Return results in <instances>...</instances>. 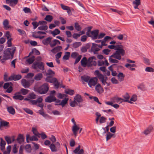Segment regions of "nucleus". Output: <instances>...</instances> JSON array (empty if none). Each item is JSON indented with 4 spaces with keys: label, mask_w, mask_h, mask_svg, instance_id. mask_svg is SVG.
I'll return each mask as SVG.
<instances>
[{
    "label": "nucleus",
    "mask_w": 154,
    "mask_h": 154,
    "mask_svg": "<svg viewBox=\"0 0 154 154\" xmlns=\"http://www.w3.org/2000/svg\"><path fill=\"white\" fill-rule=\"evenodd\" d=\"M108 48L110 49H114L116 51L112 55V56H113L115 59L120 60L122 58V56H124L125 54L124 47L121 45H109Z\"/></svg>",
    "instance_id": "f257e3e1"
},
{
    "label": "nucleus",
    "mask_w": 154,
    "mask_h": 154,
    "mask_svg": "<svg viewBox=\"0 0 154 154\" xmlns=\"http://www.w3.org/2000/svg\"><path fill=\"white\" fill-rule=\"evenodd\" d=\"M16 47L13 46L11 48L6 49L4 52V58L5 60L8 59L10 58L12 59L14 56V54L16 50Z\"/></svg>",
    "instance_id": "f03ea898"
},
{
    "label": "nucleus",
    "mask_w": 154,
    "mask_h": 154,
    "mask_svg": "<svg viewBox=\"0 0 154 154\" xmlns=\"http://www.w3.org/2000/svg\"><path fill=\"white\" fill-rule=\"evenodd\" d=\"M94 75H97L98 78L100 80L103 85H106L107 86L110 85V83H107L106 81L107 80V77L106 76H104L102 74L100 73L99 71L96 70L94 72Z\"/></svg>",
    "instance_id": "7ed1b4c3"
},
{
    "label": "nucleus",
    "mask_w": 154,
    "mask_h": 154,
    "mask_svg": "<svg viewBox=\"0 0 154 154\" xmlns=\"http://www.w3.org/2000/svg\"><path fill=\"white\" fill-rule=\"evenodd\" d=\"M48 90V85L47 83H44L37 89V91L42 94H46Z\"/></svg>",
    "instance_id": "20e7f679"
},
{
    "label": "nucleus",
    "mask_w": 154,
    "mask_h": 154,
    "mask_svg": "<svg viewBox=\"0 0 154 154\" xmlns=\"http://www.w3.org/2000/svg\"><path fill=\"white\" fill-rule=\"evenodd\" d=\"M32 67L35 69H38L42 71H44L45 70L44 64L42 62L35 63L33 64Z\"/></svg>",
    "instance_id": "39448f33"
},
{
    "label": "nucleus",
    "mask_w": 154,
    "mask_h": 154,
    "mask_svg": "<svg viewBox=\"0 0 154 154\" xmlns=\"http://www.w3.org/2000/svg\"><path fill=\"white\" fill-rule=\"evenodd\" d=\"M96 57L94 56L91 57H89L88 60V66L90 67L92 66H95L97 65V62L95 60Z\"/></svg>",
    "instance_id": "423d86ee"
},
{
    "label": "nucleus",
    "mask_w": 154,
    "mask_h": 154,
    "mask_svg": "<svg viewBox=\"0 0 154 154\" xmlns=\"http://www.w3.org/2000/svg\"><path fill=\"white\" fill-rule=\"evenodd\" d=\"M98 79L97 77L90 79L88 82V85L90 87L95 86L97 83Z\"/></svg>",
    "instance_id": "0eeeda50"
},
{
    "label": "nucleus",
    "mask_w": 154,
    "mask_h": 154,
    "mask_svg": "<svg viewBox=\"0 0 154 154\" xmlns=\"http://www.w3.org/2000/svg\"><path fill=\"white\" fill-rule=\"evenodd\" d=\"M56 100V98L54 95H50L47 97L45 99V101L47 103H51L55 101Z\"/></svg>",
    "instance_id": "6e6552de"
},
{
    "label": "nucleus",
    "mask_w": 154,
    "mask_h": 154,
    "mask_svg": "<svg viewBox=\"0 0 154 154\" xmlns=\"http://www.w3.org/2000/svg\"><path fill=\"white\" fill-rule=\"evenodd\" d=\"M22 85L25 88H28L30 86V83L25 79H23L21 81Z\"/></svg>",
    "instance_id": "1a4fd4ad"
},
{
    "label": "nucleus",
    "mask_w": 154,
    "mask_h": 154,
    "mask_svg": "<svg viewBox=\"0 0 154 154\" xmlns=\"http://www.w3.org/2000/svg\"><path fill=\"white\" fill-rule=\"evenodd\" d=\"M81 146L79 145L74 151L73 152L75 154H83L84 150L82 149H80Z\"/></svg>",
    "instance_id": "9d476101"
},
{
    "label": "nucleus",
    "mask_w": 154,
    "mask_h": 154,
    "mask_svg": "<svg viewBox=\"0 0 154 154\" xmlns=\"http://www.w3.org/2000/svg\"><path fill=\"white\" fill-rule=\"evenodd\" d=\"M52 39V38L51 37H48L46 39H44L42 41V43L45 45H48L49 44L50 45Z\"/></svg>",
    "instance_id": "9b49d317"
},
{
    "label": "nucleus",
    "mask_w": 154,
    "mask_h": 154,
    "mask_svg": "<svg viewBox=\"0 0 154 154\" xmlns=\"http://www.w3.org/2000/svg\"><path fill=\"white\" fill-rule=\"evenodd\" d=\"M60 42L58 40L54 39V40L51 41L50 44V46L53 48L55 46L57 45H60Z\"/></svg>",
    "instance_id": "f8f14e48"
},
{
    "label": "nucleus",
    "mask_w": 154,
    "mask_h": 154,
    "mask_svg": "<svg viewBox=\"0 0 154 154\" xmlns=\"http://www.w3.org/2000/svg\"><path fill=\"white\" fill-rule=\"evenodd\" d=\"M98 33L99 31L98 30H95L91 32V34L93 39H95L97 38Z\"/></svg>",
    "instance_id": "ddd939ff"
},
{
    "label": "nucleus",
    "mask_w": 154,
    "mask_h": 154,
    "mask_svg": "<svg viewBox=\"0 0 154 154\" xmlns=\"http://www.w3.org/2000/svg\"><path fill=\"white\" fill-rule=\"evenodd\" d=\"M81 64L84 67H85L87 66H88V60L86 57H84L81 60Z\"/></svg>",
    "instance_id": "4468645a"
},
{
    "label": "nucleus",
    "mask_w": 154,
    "mask_h": 154,
    "mask_svg": "<svg viewBox=\"0 0 154 154\" xmlns=\"http://www.w3.org/2000/svg\"><path fill=\"white\" fill-rule=\"evenodd\" d=\"M95 89L97 91L99 94L102 93L103 91V88L100 84L99 83L96 86Z\"/></svg>",
    "instance_id": "2eb2a0df"
},
{
    "label": "nucleus",
    "mask_w": 154,
    "mask_h": 154,
    "mask_svg": "<svg viewBox=\"0 0 154 154\" xmlns=\"http://www.w3.org/2000/svg\"><path fill=\"white\" fill-rule=\"evenodd\" d=\"M13 98L15 100H22L23 99L24 97L23 96L20 94V93H18L14 94V96L13 97Z\"/></svg>",
    "instance_id": "dca6fc26"
},
{
    "label": "nucleus",
    "mask_w": 154,
    "mask_h": 154,
    "mask_svg": "<svg viewBox=\"0 0 154 154\" xmlns=\"http://www.w3.org/2000/svg\"><path fill=\"white\" fill-rule=\"evenodd\" d=\"M11 77L12 81H15L20 79L22 78V76L20 75L12 74L11 75Z\"/></svg>",
    "instance_id": "f3484780"
},
{
    "label": "nucleus",
    "mask_w": 154,
    "mask_h": 154,
    "mask_svg": "<svg viewBox=\"0 0 154 154\" xmlns=\"http://www.w3.org/2000/svg\"><path fill=\"white\" fill-rule=\"evenodd\" d=\"M68 100V98H65L62 100L60 103L59 104H55V105H61L62 107H63L67 103Z\"/></svg>",
    "instance_id": "a211bd4d"
},
{
    "label": "nucleus",
    "mask_w": 154,
    "mask_h": 154,
    "mask_svg": "<svg viewBox=\"0 0 154 154\" xmlns=\"http://www.w3.org/2000/svg\"><path fill=\"white\" fill-rule=\"evenodd\" d=\"M97 44L93 43L92 46L91 48V50L94 52V53L95 54H97V52L100 50L99 48H97Z\"/></svg>",
    "instance_id": "6ab92c4d"
},
{
    "label": "nucleus",
    "mask_w": 154,
    "mask_h": 154,
    "mask_svg": "<svg viewBox=\"0 0 154 154\" xmlns=\"http://www.w3.org/2000/svg\"><path fill=\"white\" fill-rule=\"evenodd\" d=\"M125 66L131 71H134L135 69L134 68L136 67V65L135 64H130L127 63L125 65Z\"/></svg>",
    "instance_id": "aec40b11"
},
{
    "label": "nucleus",
    "mask_w": 154,
    "mask_h": 154,
    "mask_svg": "<svg viewBox=\"0 0 154 154\" xmlns=\"http://www.w3.org/2000/svg\"><path fill=\"white\" fill-rule=\"evenodd\" d=\"M17 140L20 144L22 143L24 141L23 135L21 134H19L17 139Z\"/></svg>",
    "instance_id": "412c9836"
},
{
    "label": "nucleus",
    "mask_w": 154,
    "mask_h": 154,
    "mask_svg": "<svg viewBox=\"0 0 154 154\" xmlns=\"http://www.w3.org/2000/svg\"><path fill=\"white\" fill-rule=\"evenodd\" d=\"M62 49V47L59 46L53 48L51 51L54 54H55L56 52L60 51Z\"/></svg>",
    "instance_id": "4be33fe9"
},
{
    "label": "nucleus",
    "mask_w": 154,
    "mask_h": 154,
    "mask_svg": "<svg viewBox=\"0 0 154 154\" xmlns=\"http://www.w3.org/2000/svg\"><path fill=\"white\" fill-rule=\"evenodd\" d=\"M123 97L125 98V99H123V102H128L130 103H133L131 102L129 100L130 98V96L129 94L127 93L123 96Z\"/></svg>",
    "instance_id": "5701e85b"
},
{
    "label": "nucleus",
    "mask_w": 154,
    "mask_h": 154,
    "mask_svg": "<svg viewBox=\"0 0 154 154\" xmlns=\"http://www.w3.org/2000/svg\"><path fill=\"white\" fill-rule=\"evenodd\" d=\"M74 99L78 103L82 102L83 101L81 96L79 94H77L74 97Z\"/></svg>",
    "instance_id": "b1692460"
},
{
    "label": "nucleus",
    "mask_w": 154,
    "mask_h": 154,
    "mask_svg": "<svg viewBox=\"0 0 154 154\" xmlns=\"http://www.w3.org/2000/svg\"><path fill=\"white\" fill-rule=\"evenodd\" d=\"M80 129V128L78 127L76 125H73L72 128V131L74 134L75 135H76L77 131L79 130Z\"/></svg>",
    "instance_id": "393cba45"
},
{
    "label": "nucleus",
    "mask_w": 154,
    "mask_h": 154,
    "mask_svg": "<svg viewBox=\"0 0 154 154\" xmlns=\"http://www.w3.org/2000/svg\"><path fill=\"white\" fill-rule=\"evenodd\" d=\"M123 99L118 97H115L113 98V102L115 103H117L119 104L123 102Z\"/></svg>",
    "instance_id": "a878e982"
},
{
    "label": "nucleus",
    "mask_w": 154,
    "mask_h": 154,
    "mask_svg": "<svg viewBox=\"0 0 154 154\" xmlns=\"http://www.w3.org/2000/svg\"><path fill=\"white\" fill-rule=\"evenodd\" d=\"M4 28L5 29H8L10 28L9 25V21L7 19L5 20L3 23Z\"/></svg>",
    "instance_id": "bb28decb"
},
{
    "label": "nucleus",
    "mask_w": 154,
    "mask_h": 154,
    "mask_svg": "<svg viewBox=\"0 0 154 154\" xmlns=\"http://www.w3.org/2000/svg\"><path fill=\"white\" fill-rule=\"evenodd\" d=\"M53 83L54 85V86L55 88L58 89L60 86V83L58 82L57 79L55 78H54V80H53Z\"/></svg>",
    "instance_id": "cd10ccee"
},
{
    "label": "nucleus",
    "mask_w": 154,
    "mask_h": 154,
    "mask_svg": "<svg viewBox=\"0 0 154 154\" xmlns=\"http://www.w3.org/2000/svg\"><path fill=\"white\" fill-rule=\"evenodd\" d=\"M8 74L6 72L4 74V80L5 82L12 81L11 75L9 77H8Z\"/></svg>",
    "instance_id": "c85d7f7f"
},
{
    "label": "nucleus",
    "mask_w": 154,
    "mask_h": 154,
    "mask_svg": "<svg viewBox=\"0 0 154 154\" xmlns=\"http://www.w3.org/2000/svg\"><path fill=\"white\" fill-rule=\"evenodd\" d=\"M7 109L8 112L11 114L14 115L15 113L14 109L12 106H10L8 107Z\"/></svg>",
    "instance_id": "c756f323"
},
{
    "label": "nucleus",
    "mask_w": 154,
    "mask_h": 154,
    "mask_svg": "<svg viewBox=\"0 0 154 154\" xmlns=\"http://www.w3.org/2000/svg\"><path fill=\"white\" fill-rule=\"evenodd\" d=\"M81 79L82 82H88L90 80V77L86 75H83L81 77Z\"/></svg>",
    "instance_id": "7c9ffc66"
},
{
    "label": "nucleus",
    "mask_w": 154,
    "mask_h": 154,
    "mask_svg": "<svg viewBox=\"0 0 154 154\" xmlns=\"http://www.w3.org/2000/svg\"><path fill=\"white\" fill-rule=\"evenodd\" d=\"M35 57L34 56H32L26 60V61L29 64H30L33 63L35 60Z\"/></svg>",
    "instance_id": "2f4dec72"
},
{
    "label": "nucleus",
    "mask_w": 154,
    "mask_h": 154,
    "mask_svg": "<svg viewBox=\"0 0 154 154\" xmlns=\"http://www.w3.org/2000/svg\"><path fill=\"white\" fill-rule=\"evenodd\" d=\"M117 77L119 81L121 82L124 80L125 75L122 73L120 72L118 74Z\"/></svg>",
    "instance_id": "473e14b6"
},
{
    "label": "nucleus",
    "mask_w": 154,
    "mask_h": 154,
    "mask_svg": "<svg viewBox=\"0 0 154 154\" xmlns=\"http://www.w3.org/2000/svg\"><path fill=\"white\" fill-rule=\"evenodd\" d=\"M153 128L152 126H149L147 129L145 130L144 132V134L147 135L149 134Z\"/></svg>",
    "instance_id": "72a5a7b5"
},
{
    "label": "nucleus",
    "mask_w": 154,
    "mask_h": 154,
    "mask_svg": "<svg viewBox=\"0 0 154 154\" xmlns=\"http://www.w3.org/2000/svg\"><path fill=\"white\" fill-rule=\"evenodd\" d=\"M32 131L33 134L37 137H41V134L38 133L37 130L34 128H32Z\"/></svg>",
    "instance_id": "f704fd0d"
},
{
    "label": "nucleus",
    "mask_w": 154,
    "mask_h": 154,
    "mask_svg": "<svg viewBox=\"0 0 154 154\" xmlns=\"http://www.w3.org/2000/svg\"><path fill=\"white\" fill-rule=\"evenodd\" d=\"M112 57L114 58L113 56H112V55L109 57V62L112 63H119V61L118 60L116 59H113Z\"/></svg>",
    "instance_id": "c9c22d12"
},
{
    "label": "nucleus",
    "mask_w": 154,
    "mask_h": 154,
    "mask_svg": "<svg viewBox=\"0 0 154 154\" xmlns=\"http://www.w3.org/2000/svg\"><path fill=\"white\" fill-rule=\"evenodd\" d=\"M70 53L68 52H66L65 53L63 57V60H67L69 59L70 56Z\"/></svg>",
    "instance_id": "e433bc0d"
},
{
    "label": "nucleus",
    "mask_w": 154,
    "mask_h": 154,
    "mask_svg": "<svg viewBox=\"0 0 154 154\" xmlns=\"http://www.w3.org/2000/svg\"><path fill=\"white\" fill-rule=\"evenodd\" d=\"M33 53L36 55H39L40 54L39 52L35 48L32 49V51L29 53V55H31Z\"/></svg>",
    "instance_id": "4c0bfd02"
},
{
    "label": "nucleus",
    "mask_w": 154,
    "mask_h": 154,
    "mask_svg": "<svg viewBox=\"0 0 154 154\" xmlns=\"http://www.w3.org/2000/svg\"><path fill=\"white\" fill-rule=\"evenodd\" d=\"M42 75L41 73H39L36 75L34 77V79L36 80H39L42 78Z\"/></svg>",
    "instance_id": "58836bf2"
},
{
    "label": "nucleus",
    "mask_w": 154,
    "mask_h": 154,
    "mask_svg": "<svg viewBox=\"0 0 154 154\" xmlns=\"http://www.w3.org/2000/svg\"><path fill=\"white\" fill-rule=\"evenodd\" d=\"M60 33V31L57 29H55L54 31H52L51 33L53 35L54 37L56 35L59 34Z\"/></svg>",
    "instance_id": "ea45409f"
},
{
    "label": "nucleus",
    "mask_w": 154,
    "mask_h": 154,
    "mask_svg": "<svg viewBox=\"0 0 154 154\" xmlns=\"http://www.w3.org/2000/svg\"><path fill=\"white\" fill-rule=\"evenodd\" d=\"M29 90L23 88H21L20 90V93L23 95H26L29 92Z\"/></svg>",
    "instance_id": "a19ab883"
},
{
    "label": "nucleus",
    "mask_w": 154,
    "mask_h": 154,
    "mask_svg": "<svg viewBox=\"0 0 154 154\" xmlns=\"http://www.w3.org/2000/svg\"><path fill=\"white\" fill-rule=\"evenodd\" d=\"M74 91L73 90L70 89H67L65 90V93L68 94L72 95L74 94Z\"/></svg>",
    "instance_id": "79ce46f5"
},
{
    "label": "nucleus",
    "mask_w": 154,
    "mask_h": 154,
    "mask_svg": "<svg viewBox=\"0 0 154 154\" xmlns=\"http://www.w3.org/2000/svg\"><path fill=\"white\" fill-rule=\"evenodd\" d=\"M45 20L48 22H51L53 20V17L52 16L47 15L45 18Z\"/></svg>",
    "instance_id": "37998d69"
},
{
    "label": "nucleus",
    "mask_w": 154,
    "mask_h": 154,
    "mask_svg": "<svg viewBox=\"0 0 154 154\" xmlns=\"http://www.w3.org/2000/svg\"><path fill=\"white\" fill-rule=\"evenodd\" d=\"M89 98L91 100L93 99L95 101L97 102L98 104H101V103L99 102L98 99L97 97L93 96H90L89 97Z\"/></svg>",
    "instance_id": "c03bdc74"
},
{
    "label": "nucleus",
    "mask_w": 154,
    "mask_h": 154,
    "mask_svg": "<svg viewBox=\"0 0 154 154\" xmlns=\"http://www.w3.org/2000/svg\"><path fill=\"white\" fill-rule=\"evenodd\" d=\"M9 122L3 121H1L0 124V128L2 126H6L8 125Z\"/></svg>",
    "instance_id": "a18cd8bd"
},
{
    "label": "nucleus",
    "mask_w": 154,
    "mask_h": 154,
    "mask_svg": "<svg viewBox=\"0 0 154 154\" xmlns=\"http://www.w3.org/2000/svg\"><path fill=\"white\" fill-rule=\"evenodd\" d=\"M48 29V26H42L38 28V29L41 30H46Z\"/></svg>",
    "instance_id": "49530a36"
},
{
    "label": "nucleus",
    "mask_w": 154,
    "mask_h": 154,
    "mask_svg": "<svg viewBox=\"0 0 154 154\" xmlns=\"http://www.w3.org/2000/svg\"><path fill=\"white\" fill-rule=\"evenodd\" d=\"M12 85V84L11 82H7L4 84L3 88L4 89H7L9 88L10 86Z\"/></svg>",
    "instance_id": "de8ad7c7"
},
{
    "label": "nucleus",
    "mask_w": 154,
    "mask_h": 154,
    "mask_svg": "<svg viewBox=\"0 0 154 154\" xmlns=\"http://www.w3.org/2000/svg\"><path fill=\"white\" fill-rule=\"evenodd\" d=\"M50 148L52 152H56L57 150L55 145L53 143H52L50 145Z\"/></svg>",
    "instance_id": "09e8293b"
},
{
    "label": "nucleus",
    "mask_w": 154,
    "mask_h": 154,
    "mask_svg": "<svg viewBox=\"0 0 154 154\" xmlns=\"http://www.w3.org/2000/svg\"><path fill=\"white\" fill-rule=\"evenodd\" d=\"M82 45V43L80 42H74L73 44V46L74 48H77L80 46Z\"/></svg>",
    "instance_id": "8fccbe9b"
},
{
    "label": "nucleus",
    "mask_w": 154,
    "mask_h": 154,
    "mask_svg": "<svg viewBox=\"0 0 154 154\" xmlns=\"http://www.w3.org/2000/svg\"><path fill=\"white\" fill-rule=\"evenodd\" d=\"M54 80V78L47 76L45 79V81L48 82L52 83Z\"/></svg>",
    "instance_id": "3c124183"
},
{
    "label": "nucleus",
    "mask_w": 154,
    "mask_h": 154,
    "mask_svg": "<svg viewBox=\"0 0 154 154\" xmlns=\"http://www.w3.org/2000/svg\"><path fill=\"white\" fill-rule=\"evenodd\" d=\"M75 28L78 31H80L81 29V28L78 23H75Z\"/></svg>",
    "instance_id": "603ef678"
},
{
    "label": "nucleus",
    "mask_w": 154,
    "mask_h": 154,
    "mask_svg": "<svg viewBox=\"0 0 154 154\" xmlns=\"http://www.w3.org/2000/svg\"><path fill=\"white\" fill-rule=\"evenodd\" d=\"M114 135L113 134H112L110 132H108L106 135V141H108Z\"/></svg>",
    "instance_id": "864d4df0"
},
{
    "label": "nucleus",
    "mask_w": 154,
    "mask_h": 154,
    "mask_svg": "<svg viewBox=\"0 0 154 154\" xmlns=\"http://www.w3.org/2000/svg\"><path fill=\"white\" fill-rule=\"evenodd\" d=\"M76 105H78V103L75 100L71 101L70 103V106L72 107H75Z\"/></svg>",
    "instance_id": "5fc2aeb1"
},
{
    "label": "nucleus",
    "mask_w": 154,
    "mask_h": 154,
    "mask_svg": "<svg viewBox=\"0 0 154 154\" xmlns=\"http://www.w3.org/2000/svg\"><path fill=\"white\" fill-rule=\"evenodd\" d=\"M28 97L31 99H35L36 98V95L33 93H31L29 94Z\"/></svg>",
    "instance_id": "6e6d98bb"
},
{
    "label": "nucleus",
    "mask_w": 154,
    "mask_h": 154,
    "mask_svg": "<svg viewBox=\"0 0 154 154\" xmlns=\"http://www.w3.org/2000/svg\"><path fill=\"white\" fill-rule=\"evenodd\" d=\"M23 109L27 113L31 115H32L33 114V112L32 111L28 108H25Z\"/></svg>",
    "instance_id": "4d7b16f0"
},
{
    "label": "nucleus",
    "mask_w": 154,
    "mask_h": 154,
    "mask_svg": "<svg viewBox=\"0 0 154 154\" xmlns=\"http://www.w3.org/2000/svg\"><path fill=\"white\" fill-rule=\"evenodd\" d=\"M145 71L147 72H154V69L150 67H148L146 68L145 69Z\"/></svg>",
    "instance_id": "13d9d810"
},
{
    "label": "nucleus",
    "mask_w": 154,
    "mask_h": 154,
    "mask_svg": "<svg viewBox=\"0 0 154 154\" xmlns=\"http://www.w3.org/2000/svg\"><path fill=\"white\" fill-rule=\"evenodd\" d=\"M5 140L7 142L8 144H11L12 143L10 137L8 136H6L5 137Z\"/></svg>",
    "instance_id": "bf43d9fd"
},
{
    "label": "nucleus",
    "mask_w": 154,
    "mask_h": 154,
    "mask_svg": "<svg viewBox=\"0 0 154 154\" xmlns=\"http://www.w3.org/2000/svg\"><path fill=\"white\" fill-rule=\"evenodd\" d=\"M32 24L33 26V29H35L39 25L38 23L36 22H32Z\"/></svg>",
    "instance_id": "052dcab7"
},
{
    "label": "nucleus",
    "mask_w": 154,
    "mask_h": 154,
    "mask_svg": "<svg viewBox=\"0 0 154 154\" xmlns=\"http://www.w3.org/2000/svg\"><path fill=\"white\" fill-rule=\"evenodd\" d=\"M39 113L44 117H46L48 116V114L45 113L42 110L39 111Z\"/></svg>",
    "instance_id": "680f3d73"
},
{
    "label": "nucleus",
    "mask_w": 154,
    "mask_h": 154,
    "mask_svg": "<svg viewBox=\"0 0 154 154\" xmlns=\"http://www.w3.org/2000/svg\"><path fill=\"white\" fill-rule=\"evenodd\" d=\"M17 145L16 144H15L13 146L12 151L15 154L17 152Z\"/></svg>",
    "instance_id": "e2e57ef3"
},
{
    "label": "nucleus",
    "mask_w": 154,
    "mask_h": 154,
    "mask_svg": "<svg viewBox=\"0 0 154 154\" xmlns=\"http://www.w3.org/2000/svg\"><path fill=\"white\" fill-rule=\"evenodd\" d=\"M137 100V96L135 95H133L130 99V100L131 101H135Z\"/></svg>",
    "instance_id": "0e129e2a"
},
{
    "label": "nucleus",
    "mask_w": 154,
    "mask_h": 154,
    "mask_svg": "<svg viewBox=\"0 0 154 154\" xmlns=\"http://www.w3.org/2000/svg\"><path fill=\"white\" fill-rule=\"evenodd\" d=\"M38 25L41 26H47V22L45 21H40L38 22Z\"/></svg>",
    "instance_id": "69168bd1"
},
{
    "label": "nucleus",
    "mask_w": 154,
    "mask_h": 154,
    "mask_svg": "<svg viewBox=\"0 0 154 154\" xmlns=\"http://www.w3.org/2000/svg\"><path fill=\"white\" fill-rule=\"evenodd\" d=\"M25 149L28 152H30L31 150V146L30 145L27 144L25 146Z\"/></svg>",
    "instance_id": "338daca9"
},
{
    "label": "nucleus",
    "mask_w": 154,
    "mask_h": 154,
    "mask_svg": "<svg viewBox=\"0 0 154 154\" xmlns=\"http://www.w3.org/2000/svg\"><path fill=\"white\" fill-rule=\"evenodd\" d=\"M81 35V34L79 33H74L72 35V37L73 38L75 39H77Z\"/></svg>",
    "instance_id": "774afa93"
}]
</instances>
